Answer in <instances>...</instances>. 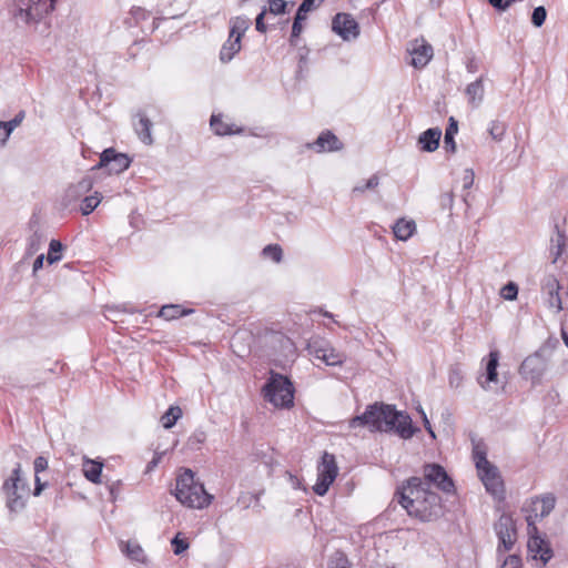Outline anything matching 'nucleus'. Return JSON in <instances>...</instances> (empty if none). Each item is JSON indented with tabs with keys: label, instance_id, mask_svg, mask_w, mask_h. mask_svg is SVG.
<instances>
[{
	"label": "nucleus",
	"instance_id": "5fc2aeb1",
	"mask_svg": "<svg viewBox=\"0 0 568 568\" xmlns=\"http://www.w3.org/2000/svg\"><path fill=\"white\" fill-rule=\"evenodd\" d=\"M315 0H303L300 4L296 16L307 18V13L312 10Z\"/></svg>",
	"mask_w": 568,
	"mask_h": 568
},
{
	"label": "nucleus",
	"instance_id": "f03ea898",
	"mask_svg": "<svg viewBox=\"0 0 568 568\" xmlns=\"http://www.w3.org/2000/svg\"><path fill=\"white\" fill-rule=\"evenodd\" d=\"M174 496L182 505L197 509L207 507L213 498L203 484L195 479L191 469H184L178 475Z\"/></svg>",
	"mask_w": 568,
	"mask_h": 568
},
{
	"label": "nucleus",
	"instance_id": "052dcab7",
	"mask_svg": "<svg viewBox=\"0 0 568 568\" xmlns=\"http://www.w3.org/2000/svg\"><path fill=\"white\" fill-rule=\"evenodd\" d=\"M10 135L11 134L7 130L4 122L0 121V148H3L7 144Z\"/></svg>",
	"mask_w": 568,
	"mask_h": 568
},
{
	"label": "nucleus",
	"instance_id": "6ab92c4d",
	"mask_svg": "<svg viewBox=\"0 0 568 568\" xmlns=\"http://www.w3.org/2000/svg\"><path fill=\"white\" fill-rule=\"evenodd\" d=\"M210 125L216 135H233L243 133L242 126H236L230 120H225L221 114H213Z\"/></svg>",
	"mask_w": 568,
	"mask_h": 568
},
{
	"label": "nucleus",
	"instance_id": "0eeeda50",
	"mask_svg": "<svg viewBox=\"0 0 568 568\" xmlns=\"http://www.w3.org/2000/svg\"><path fill=\"white\" fill-rule=\"evenodd\" d=\"M423 486L430 489L435 486L437 489L450 494L455 490V484L448 476L445 468L438 464H426L423 467Z\"/></svg>",
	"mask_w": 568,
	"mask_h": 568
},
{
	"label": "nucleus",
	"instance_id": "aec40b11",
	"mask_svg": "<svg viewBox=\"0 0 568 568\" xmlns=\"http://www.w3.org/2000/svg\"><path fill=\"white\" fill-rule=\"evenodd\" d=\"M442 130L439 128H429L418 136L417 144L424 152H434L439 146Z\"/></svg>",
	"mask_w": 568,
	"mask_h": 568
},
{
	"label": "nucleus",
	"instance_id": "1a4fd4ad",
	"mask_svg": "<svg viewBox=\"0 0 568 568\" xmlns=\"http://www.w3.org/2000/svg\"><path fill=\"white\" fill-rule=\"evenodd\" d=\"M131 160L126 154L118 153L114 149H105L100 161L93 166V170L105 169L110 174H120L130 166Z\"/></svg>",
	"mask_w": 568,
	"mask_h": 568
},
{
	"label": "nucleus",
	"instance_id": "13d9d810",
	"mask_svg": "<svg viewBox=\"0 0 568 568\" xmlns=\"http://www.w3.org/2000/svg\"><path fill=\"white\" fill-rule=\"evenodd\" d=\"M266 11L263 10L261 13L257 14L255 19V28L258 32L264 33L266 31V26L264 23V17Z\"/></svg>",
	"mask_w": 568,
	"mask_h": 568
},
{
	"label": "nucleus",
	"instance_id": "c03bdc74",
	"mask_svg": "<svg viewBox=\"0 0 568 568\" xmlns=\"http://www.w3.org/2000/svg\"><path fill=\"white\" fill-rule=\"evenodd\" d=\"M108 314L105 317L112 322L121 321L119 315L123 313H134L135 311L133 308H128L125 305L123 306H111L106 310Z\"/></svg>",
	"mask_w": 568,
	"mask_h": 568
},
{
	"label": "nucleus",
	"instance_id": "3c124183",
	"mask_svg": "<svg viewBox=\"0 0 568 568\" xmlns=\"http://www.w3.org/2000/svg\"><path fill=\"white\" fill-rule=\"evenodd\" d=\"M172 547H173V552L175 555H181L182 552H184L187 548H189V542L184 539H181L179 537V535H176L172 541Z\"/></svg>",
	"mask_w": 568,
	"mask_h": 568
},
{
	"label": "nucleus",
	"instance_id": "b1692460",
	"mask_svg": "<svg viewBox=\"0 0 568 568\" xmlns=\"http://www.w3.org/2000/svg\"><path fill=\"white\" fill-rule=\"evenodd\" d=\"M103 463L100 460L91 459L87 456L83 457L82 473L83 476L93 484L101 483Z\"/></svg>",
	"mask_w": 568,
	"mask_h": 568
},
{
	"label": "nucleus",
	"instance_id": "49530a36",
	"mask_svg": "<svg viewBox=\"0 0 568 568\" xmlns=\"http://www.w3.org/2000/svg\"><path fill=\"white\" fill-rule=\"evenodd\" d=\"M379 184V179L377 175H372L364 183H358L353 189V193H364L366 190L375 189Z\"/></svg>",
	"mask_w": 568,
	"mask_h": 568
},
{
	"label": "nucleus",
	"instance_id": "cd10ccee",
	"mask_svg": "<svg viewBox=\"0 0 568 568\" xmlns=\"http://www.w3.org/2000/svg\"><path fill=\"white\" fill-rule=\"evenodd\" d=\"M121 551L131 560L136 562L145 561V554L142 547L136 541H126L120 544Z\"/></svg>",
	"mask_w": 568,
	"mask_h": 568
},
{
	"label": "nucleus",
	"instance_id": "f704fd0d",
	"mask_svg": "<svg viewBox=\"0 0 568 568\" xmlns=\"http://www.w3.org/2000/svg\"><path fill=\"white\" fill-rule=\"evenodd\" d=\"M101 202V196L98 192H95L93 195H89V196H85L83 200H82V204H81V213L83 215H89L90 213H92L95 207L100 204Z\"/></svg>",
	"mask_w": 568,
	"mask_h": 568
},
{
	"label": "nucleus",
	"instance_id": "f3484780",
	"mask_svg": "<svg viewBox=\"0 0 568 568\" xmlns=\"http://www.w3.org/2000/svg\"><path fill=\"white\" fill-rule=\"evenodd\" d=\"M483 362H485V382L479 377L478 383L485 390H488L490 383L498 382L497 367L499 364V352L497 349L490 351L487 359L484 358Z\"/></svg>",
	"mask_w": 568,
	"mask_h": 568
},
{
	"label": "nucleus",
	"instance_id": "680f3d73",
	"mask_svg": "<svg viewBox=\"0 0 568 568\" xmlns=\"http://www.w3.org/2000/svg\"><path fill=\"white\" fill-rule=\"evenodd\" d=\"M474 183V172L473 170H466L463 178V186L464 189H470Z\"/></svg>",
	"mask_w": 568,
	"mask_h": 568
},
{
	"label": "nucleus",
	"instance_id": "ea45409f",
	"mask_svg": "<svg viewBox=\"0 0 568 568\" xmlns=\"http://www.w3.org/2000/svg\"><path fill=\"white\" fill-rule=\"evenodd\" d=\"M547 18V10L544 6L536 7L531 13V23L536 28L542 27Z\"/></svg>",
	"mask_w": 568,
	"mask_h": 568
},
{
	"label": "nucleus",
	"instance_id": "a19ab883",
	"mask_svg": "<svg viewBox=\"0 0 568 568\" xmlns=\"http://www.w3.org/2000/svg\"><path fill=\"white\" fill-rule=\"evenodd\" d=\"M42 244V235L39 232H34L30 237L28 239V245H27V254L33 255L37 253Z\"/></svg>",
	"mask_w": 568,
	"mask_h": 568
},
{
	"label": "nucleus",
	"instance_id": "de8ad7c7",
	"mask_svg": "<svg viewBox=\"0 0 568 568\" xmlns=\"http://www.w3.org/2000/svg\"><path fill=\"white\" fill-rule=\"evenodd\" d=\"M304 20H306V18H303L300 16H295V18H294V22L292 26V33H291V38H290V42L292 45H296L295 39H297L300 37V34L303 30L302 22Z\"/></svg>",
	"mask_w": 568,
	"mask_h": 568
},
{
	"label": "nucleus",
	"instance_id": "2f4dec72",
	"mask_svg": "<svg viewBox=\"0 0 568 568\" xmlns=\"http://www.w3.org/2000/svg\"><path fill=\"white\" fill-rule=\"evenodd\" d=\"M458 132V123L457 121L452 116L449 118L448 126L446 128L445 135H444V148L454 153L456 151V142H455V135Z\"/></svg>",
	"mask_w": 568,
	"mask_h": 568
},
{
	"label": "nucleus",
	"instance_id": "0e129e2a",
	"mask_svg": "<svg viewBox=\"0 0 568 568\" xmlns=\"http://www.w3.org/2000/svg\"><path fill=\"white\" fill-rule=\"evenodd\" d=\"M419 413H420L422 418H423L424 427L426 428V430L428 432V434H429L433 438H435V433H434V430H433V428H432V425H430V423H429V420H428V418H427V416H426V413H425L422 408L419 409Z\"/></svg>",
	"mask_w": 568,
	"mask_h": 568
},
{
	"label": "nucleus",
	"instance_id": "8fccbe9b",
	"mask_svg": "<svg viewBox=\"0 0 568 568\" xmlns=\"http://www.w3.org/2000/svg\"><path fill=\"white\" fill-rule=\"evenodd\" d=\"M24 118L26 112L21 110L10 121L4 122V125L10 134L14 131L16 128H18L22 123Z\"/></svg>",
	"mask_w": 568,
	"mask_h": 568
},
{
	"label": "nucleus",
	"instance_id": "dca6fc26",
	"mask_svg": "<svg viewBox=\"0 0 568 568\" xmlns=\"http://www.w3.org/2000/svg\"><path fill=\"white\" fill-rule=\"evenodd\" d=\"M305 146L317 153H322L339 151L343 148V144L333 132L324 131L314 142L306 143Z\"/></svg>",
	"mask_w": 568,
	"mask_h": 568
},
{
	"label": "nucleus",
	"instance_id": "9b49d317",
	"mask_svg": "<svg viewBox=\"0 0 568 568\" xmlns=\"http://www.w3.org/2000/svg\"><path fill=\"white\" fill-rule=\"evenodd\" d=\"M332 29L345 41L354 40L359 36V26L348 13H337L333 19Z\"/></svg>",
	"mask_w": 568,
	"mask_h": 568
},
{
	"label": "nucleus",
	"instance_id": "58836bf2",
	"mask_svg": "<svg viewBox=\"0 0 568 568\" xmlns=\"http://www.w3.org/2000/svg\"><path fill=\"white\" fill-rule=\"evenodd\" d=\"M333 483L334 480H331L329 478H326V476L317 474V479L315 485L313 486V490L316 495L324 496Z\"/></svg>",
	"mask_w": 568,
	"mask_h": 568
},
{
	"label": "nucleus",
	"instance_id": "ddd939ff",
	"mask_svg": "<svg viewBox=\"0 0 568 568\" xmlns=\"http://www.w3.org/2000/svg\"><path fill=\"white\" fill-rule=\"evenodd\" d=\"M527 548L531 558L539 560L541 567L546 566L554 556L550 544L538 535L529 537Z\"/></svg>",
	"mask_w": 568,
	"mask_h": 568
},
{
	"label": "nucleus",
	"instance_id": "7c9ffc66",
	"mask_svg": "<svg viewBox=\"0 0 568 568\" xmlns=\"http://www.w3.org/2000/svg\"><path fill=\"white\" fill-rule=\"evenodd\" d=\"M250 27V20L245 17H235L230 21V38L241 40Z\"/></svg>",
	"mask_w": 568,
	"mask_h": 568
},
{
	"label": "nucleus",
	"instance_id": "6e6d98bb",
	"mask_svg": "<svg viewBox=\"0 0 568 568\" xmlns=\"http://www.w3.org/2000/svg\"><path fill=\"white\" fill-rule=\"evenodd\" d=\"M465 67H466L467 72L476 73L479 70V61L474 54H471V55L467 57Z\"/></svg>",
	"mask_w": 568,
	"mask_h": 568
},
{
	"label": "nucleus",
	"instance_id": "e433bc0d",
	"mask_svg": "<svg viewBox=\"0 0 568 568\" xmlns=\"http://www.w3.org/2000/svg\"><path fill=\"white\" fill-rule=\"evenodd\" d=\"M261 494H251V493H241L237 497V505H241L243 509H247L254 503L255 505L260 504Z\"/></svg>",
	"mask_w": 568,
	"mask_h": 568
},
{
	"label": "nucleus",
	"instance_id": "e2e57ef3",
	"mask_svg": "<svg viewBox=\"0 0 568 568\" xmlns=\"http://www.w3.org/2000/svg\"><path fill=\"white\" fill-rule=\"evenodd\" d=\"M489 4L498 11H506L509 8V2L506 0H488Z\"/></svg>",
	"mask_w": 568,
	"mask_h": 568
},
{
	"label": "nucleus",
	"instance_id": "2eb2a0df",
	"mask_svg": "<svg viewBox=\"0 0 568 568\" xmlns=\"http://www.w3.org/2000/svg\"><path fill=\"white\" fill-rule=\"evenodd\" d=\"M93 186V181L90 176H85L77 184H71L64 192L61 203L63 207L69 209L81 196L87 194Z\"/></svg>",
	"mask_w": 568,
	"mask_h": 568
},
{
	"label": "nucleus",
	"instance_id": "09e8293b",
	"mask_svg": "<svg viewBox=\"0 0 568 568\" xmlns=\"http://www.w3.org/2000/svg\"><path fill=\"white\" fill-rule=\"evenodd\" d=\"M517 295H518V286L514 282L507 283L501 288V296L506 301H514L517 298Z\"/></svg>",
	"mask_w": 568,
	"mask_h": 568
},
{
	"label": "nucleus",
	"instance_id": "473e14b6",
	"mask_svg": "<svg viewBox=\"0 0 568 568\" xmlns=\"http://www.w3.org/2000/svg\"><path fill=\"white\" fill-rule=\"evenodd\" d=\"M182 417V409L179 406H171L161 417V424L165 429L172 428Z\"/></svg>",
	"mask_w": 568,
	"mask_h": 568
},
{
	"label": "nucleus",
	"instance_id": "9d476101",
	"mask_svg": "<svg viewBox=\"0 0 568 568\" xmlns=\"http://www.w3.org/2000/svg\"><path fill=\"white\" fill-rule=\"evenodd\" d=\"M307 349L314 358L322 361L327 366H339L345 361L343 353L337 352L325 342L313 341L308 344Z\"/></svg>",
	"mask_w": 568,
	"mask_h": 568
},
{
	"label": "nucleus",
	"instance_id": "4468645a",
	"mask_svg": "<svg viewBox=\"0 0 568 568\" xmlns=\"http://www.w3.org/2000/svg\"><path fill=\"white\" fill-rule=\"evenodd\" d=\"M477 470L488 493H490L494 496H499L503 494V481L499 476L497 467L490 464L488 466H485L483 469Z\"/></svg>",
	"mask_w": 568,
	"mask_h": 568
},
{
	"label": "nucleus",
	"instance_id": "4be33fe9",
	"mask_svg": "<svg viewBox=\"0 0 568 568\" xmlns=\"http://www.w3.org/2000/svg\"><path fill=\"white\" fill-rule=\"evenodd\" d=\"M544 290L548 294V306L559 313L562 310V302L559 295L560 284L557 278L554 276L548 277L544 284Z\"/></svg>",
	"mask_w": 568,
	"mask_h": 568
},
{
	"label": "nucleus",
	"instance_id": "423d86ee",
	"mask_svg": "<svg viewBox=\"0 0 568 568\" xmlns=\"http://www.w3.org/2000/svg\"><path fill=\"white\" fill-rule=\"evenodd\" d=\"M58 0H14L13 17L23 23L36 22L54 10Z\"/></svg>",
	"mask_w": 568,
	"mask_h": 568
},
{
	"label": "nucleus",
	"instance_id": "a211bd4d",
	"mask_svg": "<svg viewBox=\"0 0 568 568\" xmlns=\"http://www.w3.org/2000/svg\"><path fill=\"white\" fill-rule=\"evenodd\" d=\"M519 373L532 383L538 382L544 373V363L539 356H529L520 365Z\"/></svg>",
	"mask_w": 568,
	"mask_h": 568
},
{
	"label": "nucleus",
	"instance_id": "79ce46f5",
	"mask_svg": "<svg viewBox=\"0 0 568 568\" xmlns=\"http://www.w3.org/2000/svg\"><path fill=\"white\" fill-rule=\"evenodd\" d=\"M473 458L477 469H483L485 466L490 465L486 457V452L481 449L478 445L474 447Z\"/></svg>",
	"mask_w": 568,
	"mask_h": 568
},
{
	"label": "nucleus",
	"instance_id": "412c9836",
	"mask_svg": "<svg viewBox=\"0 0 568 568\" xmlns=\"http://www.w3.org/2000/svg\"><path fill=\"white\" fill-rule=\"evenodd\" d=\"M433 47L426 42L416 43L412 50V65L417 69L424 68L433 58Z\"/></svg>",
	"mask_w": 568,
	"mask_h": 568
},
{
	"label": "nucleus",
	"instance_id": "603ef678",
	"mask_svg": "<svg viewBox=\"0 0 568 568\" xmlns=\"http://www.w3.org/2000/svg\"><path fill=\"white\" fill-rule=\"evenodd\" d=\"M268 10L273 14L284 13L287 2L284 0H270Z\"/></svg>",
	"mask_w": 568,
	"mask_h": 568
},
{
	"label": "nucleus",
	"instance_id": "69168bd1",
	"mask_svg": "<svg viewBox=\"0 0 568 568\" xmlns=\"http://www.w3.org/2000/svg\"><path fill=\"white\" fill-rule=\"evenodd\" d=\"M44 258L45 257L43 254H40L37 256V258L33 262V272L34 273L42 268Z\"/></svg>",
	"mask_w": 568,
	"mask_h": 568
},
{
	"label": "nucleus",
	"instance_id": "a18cd8bd",
	"mask_svg": "<svg viewBox=\"0 0 568 568\" xmlns=\"http://www.w3.org/2000/svg\"><path fill=\"white\" fill-rule=\"evenodd\" d=\"M464 375L458 366L449 369L448 383L453 388H458L463 384Z\"/></svg>",
	"mask_w": 568,
	"mask_h": 568
},
{
	"label": "nucleus",
	"instance_id": "864d4df0",
	"mask_svg": "<svg viewBox=\"0 0 568 568\" xmlns=\"http://www.w3.org/2000/svg\"><path fill=\"white\" fill-rule=\"evenodd\" d=\"M501 568H521L520 558L516 555H509L503 562Z\"/></svg>",
	"mask_w": 568,
	"mask_h": 568
},
{
	"label": "nucleus",
	"instance_id": "f257e3e1",
	"mask_svg": "<svg viewBox=\"0 0 568 568\" xmlns=\"http://www.w3.org/2000/svg\"><path fill=\"white\" fill-rule=\"evenodd\" d=\"M395 497L410 517L420 521H432L440 517L443 505L440 496L423 486V479L413 476L397 487Z\"/></svg>",
	"mask_w": 568,
	"mask_h": 568
},
{
	"label": "nucleus",
	"instance_id": "a878e982",
	"mask_svg": "<svg viewBox=\"0 0 568 568\" xmlns=\"http://www.w3.org/2000/svg\"><path fill=\"white\" fill-rule=\"evenodd\" d=\"M337 473L338 468L334 455L325 452L317 466V474L326 476V478H329L331 480H335Z\"/></svg>",
	"mask_w": 568,
	"mask_h": 568
},
{
	"label": "nucleus",
	"instance_id": "338daca9",
	"mask_svg": "<svg viewBox=\"0 0 568 568\" xmlns=\"http://www.w3.org/2000/svg\"><path fill=\"white\" fill-rule=\"evenodd\" d=\"M43 488H44V484H42V483L40 481L39 476H38V475H36V487H34L33 495H34V496H39V495L42 493Z\"/></svg>",
	"mask_w": 568,
	"mask_h": 568
},
{
	"label": "nucleus",
	"instance_id": "37998d69",
	"mask_svg": "<svg viewBox=\"0 0 568 568\" xmlns=\"http://www.w3.org/2000/svg\"><path fill=\"white\" fill-rule=\"evenodd\" d=\"M328 568H352V565L343 552H336L328 562Z\"/></svg>",
	"mask_w": 568,
	"mask_h": 568
},
{
	"label": "nucleus",
	"instance_id": "20e7f679",
	"mask_svg": "<svg viewBox=\"0 0 568 568\" xmlns=\"http://www.w3.org/2000/svg\"><path fill=\"white\" fill-rule=\"evenodd\" d=\"M264 398L275 407L290 408L294 404V387L284 375L272 372L263 387Z\"/></svg>",
	"mask_w": 568,
	"mask_h": 568
},
{
	"label": "nucleus",
	"instance_id": "c85d7f7f",
	"mask_svg": "<svg viewBox=\"0 0 568 568\" xmlns=\"http://www.w3.org/2000/svg\"><path fill=\"white\" fill-rule=\"evenodd\" d=\"M192 312L193 310H184L181 307V305L170 304L162 306L158 313V316L163 317L166 321H172L181 316L189 315Z\"/></svg>",
	"mask_w": 568,
	"mask_h": 568
},
{
	"label": "nucleus",
	"instance_id": "c756f323",
	"mask_svg": "<svg viewBox=\"0 0 568 568\" xmlns=\"http://www.w3.org/2000/svg\"><path fill=\"white\" fill-rule=\"evenodd\" d=\"M241 50V40H236L235 38H230L222 45L220 51V60L222 62H230L234 55Z\"/></svg>",
	"mask_w": 568,
	"mask_h": 568
},
{
	"label": "nucleus",
	"instance_id": "5701e85b",
	"mask_svg": "<svg viewBox=\"0 0 568 568\" xmlns=\"http://www.w3.org/2000/svg\"><path fill=\"white\" fill-rule=\"evenodd\" d=\"M484 94L485 88L483 75L469 83L465 89L467 101L473 108H478L481 104L484 101Z\"/></svg>",
	"mask_w": 568,
	"mask_h": 568
},
{
	"label": "nucleus",
	"instance_id": "c9c22d12",
	"mask_svg": "<svg viewBox=\"0 0 568 568\" xmlns=\"http://www.w3.org/2000/svg\"><path fill=\"white\" fill-rule=\"evenodd\" d=\"M62 250H63V245L61 244L60 241L51 240V242L49 244V253L47 256L49 264L57 263L62 258V256H61Z\"/></svg>",
	"mask_w": 568,
	"mask_h": 568
},
{
	"label": "nucleus",
	"instance_id": "7ed1b4c3",
	"mask_svg": "<svg viewBox=\"0 0 568 568\" xmlns=\"http://www.w3.org/2000/svg\"><path fill=\"white\" fill-rule=\"evenodd\" d=\"M393 406L384 403L367 405L364 413L349 420L351 428H367L372 433H388Z\"/></svg>",
	"mask_w": 568,
	"mask_h": 568
},
{
	"label": "nucleus",
	"instance_id": "bb28decb",
	"mask_svg": "<svg viewBox=\"0 0 568 568\" xmlns=\"http://www.w3.org/2000/svg\"><path fill=\"white\" fill-rule=\"evenodd\" d=\"M415 230H416V224L412 220L407 221V220L400 219L393 226V233H394L395 237L400 241H407L413 235Z\"/></svg>",
	"mask_w": 568,
	"mask_h": 568
},
{
	"label": "nucleus",
	"instance_id": "774afa93",
	"mask_svg": "<svg viewBox=\"0 0 568 568\" xmlns=\"http://www.w3.org/2000/svg\"><path fill=\"white\" fill-rule=\"evenodd\" d=\"M132 13L135 17V19H140V18L144 19L145 16H146L145 11L143 9H141V8L133 9Z\"/></svg>",
	"mask_w": 568,
	"mask_h": 568
},
{
	"label": "nucleus",
	"instance_id": "39448f33",
	"mask_svg": "<svg viewBox=\"0 0 568 568\" xmlns=\"http://www.w3.org/2000/svg\"><path fill=\"white\" fill-rule=\"evenodd\" d=\"M3 491L10 511L18 513L26 507L30 488L27 479L22 476L20 464L13 468L11 476L3 483Z\"/></svg>",
	"mask_w": 568,
	"mask_h": 568
},
{
	"label": "nucleus",
	"instance_id": "f8f14e48",
	"mask_svg": "<svg viewBox=\"0 0 568 568\" xmlns=\"http://www.w3.org/2000/svg\"><path fill=\"white\" fill-rule=\"evenodd\" d=\"M416 430L417 429L413 426L412 418L393 406L389 418V432H395L403 439H409L414 436Z\"/></svg>",
	"mask_w": 568,
	"mask_h": 568
},
{
	"label": "nucleus",
	"instance_id": "72a5a7b5",
	"mask_svg": "<svg viewBox=\"0 0 568 568\" xmlns=\"http://www.w3.org/2000/svg\"><path fill=\"white\" fill-rule=\"evenodd\" d=\"M261 255L264 260L280 264L283 261V248L278 244H268L263 247Z\"/></svg>",
	"mask_w": 568,
	"mask_h": 568
},
{
	"label": "nucleus",
	"instance_id": "4c0bfd02",
	"mask_svg": "<svg viewBox=\"0 0 568 568\" xmlns=\"http://www.w3.org/2000/svg\"><path fill=\"white\" fill-rule=\"evenodd\" d=\"M506 124L500 121H491L488 126V133L490 136L496 141H501L505 132H506Z\"/></svg>",
	"mask_w": 568,
	"mask_h": 568
},
{
	"label": "nucleus",
	"instance_id": "393cba45",
	"mask_svg": "<svg viewBox=\"0 0 568 568\" xmlns=\"http://www.w3.org/2000/svg\"><path fill=\"white\" fill-rule=\"evenodd\" d=\"M136 116L139 118L138 122H133L135 133L141 142L151 145L153 143L152 122L143 113H138Z\"/></svg>",
	"mask_w": 568,
	"mask_h": 568
},
{
	"label": "nucleus",
	"instance_id": "4d7b16f0",
	"mask_svg": "<svg viewBox=\"0 0 568 568\" xmlns=\"http://www.w3.org/2000/svg\"><path fill=\"white\" fill-rule=\"evenodd\" d=\"M48 468V460L43 456H39L34 459V473L38 475Z\"/></svg>",
	"mask_w": 568,
	"mask_h": 568
},
{
	"label": "nucleus",
	"instance_id": "bf43d9fd",
	"mask_svg": "<svg viewBox=\"0 0 568 568\" xmlns=\"http://www.w3.org/2000/svg\"><path fill=\"white\" fill-rule=\"evenodd\" d=\"M554 506H555V499L552 497L544 498L541 515L542 516L548 515L550 513V510L554 508Z\"/></svg>",
	"mask_w": 568,
	"mask_h": 568
},
{
	"label": "nucleus",
	"instance_id": "6e6552de",
	"mask_svg": "<svg viewBox=\"0 0 568 568\" xmlns=\"http://www.w3.org/2000/svg\"><path fill=\"white\" fill-rule=\"evenodd\" d=\"M494 529L499 540L497 551H509L517 538L516 524L513 517L508 514H503L495 524Z\"/></svg>",
	"mask_w": 568,
	"mask_h": 568
}]
</instances>
